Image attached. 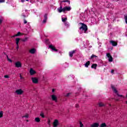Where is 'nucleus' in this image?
Segmentation results:
<instances>
[{
    "mask_svg": "<svg viewBox=\"0 0 127 127\" xmlns=\"http://www.w3.org/2000/svg\"><path fill=\"white\" fill-rule=\"evenodd\" d=\"M48 125H50V120L48 121Z\"/></svg>",
    "mask_w": 127,
    "mask_h": 127,
    "instance_id": "nucleus-45",
    "label": "nucleus"
},
{
    "mask_svg": "<svg viewBox=\"0 0 127 127\" xmlns=\"http://www.w3.org/2000/svg\"><path fill=\"white\" fill-rule=\"evenodd\" d=\"M1 22H2V20L0 19V23H1Z\"/></svg>",
    "mask_w": 127,
    "mask_h": 127,
    "instance_id": "nucleus-47",
    "label": "nucleus"
},
{
    "mask_svg": "<svg viewBox=\"0 0 127 127\" xmlns=\"http://www.w3.org/2000/svg\"><path fill=\"white\" fill-rule=\"evenodd\" d=\"M99 123H93L91 125V127H99Z\"/></svg>",
    "mask_w": 127,
    "mask_h": 127,
    "instance_id": "nucleus-16",
    "label": "nucleus"
},
{
    "mask_svg": "<svg viewBox=\"0 0 127 127\" xmlns=\"http://www.w3.org/2000/svg\"><path fill=\"white\" fill-rule=\"evenodd\" d=\"M20 35H21V33H20V32H18L16 34L12 36L11 37L12 38L16 37L17 36H20Z\"/></svg>",
    "mask_w": 127,
    "mask_h": 127,
    "instance_id": "nucleus-18",
    "label": "nucleus"
},
{
    "mask_svg": "<svg viewBox=\"0 0 127 127\" xmlns=\"http://www.w3.org/2000/svg\"><path fill=\"white\" fill-rule=\"evenodd\" d=\"M49 48H50L51 49H52V51H55V52L58 51V50H56V49L55 48V47H54V46H53L52 45H50L49 46Z\"/></svg>",
    "mask_w": 127,
    "mask_h": 127,
    "instance_id": "nucleus-11",
    "label": "nucleus"
},
{
    "mask_svg": "<svg viewBox=\"0 0 127 127\" xmlns=\"http://www.w3.org/2000/svg\"><path fill=\"white\" fill-rule=\"evenodd\" d=\"M40 116L43 118H45V116H44V114H43V113L41 112L40 114Z\"/></svg>",
    "mask_w": 127,
    "mask_h": 127,
    "instance_id": "nucleus-29",
    "label": "nucleus"
},
{
    "mask_svg": "<svg viewBox=\"0 0 127 127\" xmlns=\"http://www.w3.org/2000/svg\"><path fill=\"white\" fill-rule=\"evenodd\" d=\"M106 56L108 58L109 62H113V57H112V55H111L110 53L107 54Z\"/></svg>",
    "mask_w": 127,
    "mask_h": 127,
    "instance_id": "nucleus-6",
    "label": "nucleus"
},
{
    "mask_svg": "<svg viewBox=\"0 0 127 127\" xmlns=\"http://www.w3.org/2000/svg\"><path fill=\"white\" fill-rule=\"evenodd\" d=\"M79 127H84V124L81 121H79Z\"/></svg>",
    "mask_w": 127,
    "mask_h": 127,
    "instance_id": "nucleus-28",
    "label": "nucleus"
},
{
    "mask_svg": "<svg viewBox=\"0 0 127 127\" xmlns=\"http://www.w3.org/2000/svg\"><path fill=\"white\" fill-rule=\"evenodd\" d=\"M62 21H63V22L64 23L65 22H67V17H62Z\"/></svg>",
    "mask_w": 127,
    "mask_h": 127,
    "instance_id": "nucleus-19",
    "label": "nucleus"
},
{
    "mask_svg": "<svg viewBox=\"0 0 127 127\" xmlns=\"http://www.w3.org/2000/svg\"><path fill=\"white\" fill-rule=\"evenodd\" d=\"M15 66L17 68H20L21 67V63H20L19 61L16 62L15 63Z\"/></svg>",
    "mask_w": 127,
    "mask_h": 127,
    "instance_id": "nucleus-8",
    "label": "nucleus"
},
{
    "mask_svg": "<svg viewBox=\"0 0 127 127\" xmlns=\"http://www.w3.org/2000/svg\"><path fill=\"white\" fill-rule=\"evenodd\" d=\"M86 43H88V42H86Z\"/></svg>",
    "mask_w": 127,
    "mask_h": 127,
    "instance_id": "nucleus-51",
    "label": "nucleus"
},
{
    "mask_svg": "<svg viewBox=\"0 0 127 127\" xmlns=\"http://www.w3.org/2000/svg\"><path fill=\"white\" fill-rule=\"evenodd\" d=\"M89 65H90V61H88L85 64L84 66L85 67H86V68H88Z\"/></svg>",
    "mask_w": 127,
    "mask_h": 127,
    "instance_id": "nucleus-20",
    "label": "nucleus"
},
{
    "mask_svg": "<svg viewBox=\"0 0 127 127\" xmlns=\"http://www.w3.org/2000/svg\"><path fill=\"white\" fill-rule=\"evenodd\" d=\"M107 127V125H106V123H103L100 126V127Z\"/></svg>",
    "mask_w": 127,
    "mask_h": 127,
    "instance_id": "nucleus-27",
    "label": "nucleus"
},
{
    "mask_svg": "<svg viewBox=\"0 0 127 127\" xmlns=\"http://www.w3.org/2000/svg\"><path fill=\"white\" fill-rule=\"evenodd\" d=\"M75 107H76V108H79V105L76 104V105H75Z\"/></svg>",
    "mask_w": 127,
    "mask_h": 127,
    "instance_id": "nucleus-44",
    "label": "nucleus"
},
{
    "mask_svg": "<svg viewBox=\"0 0 127 127\" xmlns=\"http://www.w3.org/2000/svg\"><path fill=\"white\" fill-rule=\"evenodd\" d=\"M99 107H104V106H105V105H104V104L102 102H100L98 104Z\"/></svg>",
    "mask_w": 127,
    "mask_h": 127,
    "instance_id": "nucleus-31",
    "label": "nucleus"
},
{
    "mask_svg": "<svg viewBox=\"0 0 127 127\" xmlns=\"http://www.w3.org/2000/svg\"><path fill=\"white\" fill-rule=\"evenodd\" d=\"M51 97L52 98V101H54L56 103H57L58 98H57V96L56 95L53 94L51 95Z\"/></svg>",
    "mask_w": 127,
    "mask_h": 127,
    "instance_id": "nucleus-4",
    "label": "nucleus"
},
{
    "mask_svg": "<svg viewBox=\"0 0 127 127\" xmlns=\"http://www.w3.org/2000/svg\"><path fill=\"white\" fill-rule=\"evenodd\" d=\"M4 77L6 79H8V78H9V76L7 75H4Z\"/></svg>",
    "mask_w": 127,
    "mask_h": 127,
    "instance_id": "nucleus-37",
    "label": "nucleus"
},
{
    "mask_svg": "<svg viewBox=\"0 0 127 127\" xmlns=\"http://www.w3.org/2000/svg\"><path fill=\"white\" fill-rule=\"evenodd\" d=\"M17 46H16V49L18 50V48H19V46H18V45H16Z\"/></svg>",
    "mask_w": 127,
    "mask_h": 127,
    "instance_id": "nucleus-41",
    "label": "nucleus"
},
{
    "mask_svg": "<svg viewBox=\"0 0 127 127\" xmlns=\"http://www.w3.org/2000/svg\"><path fill=\"white\" fill-rule=\"evenodd\" d=\"M97 64H93L91 65V68H94V69H97Z\"/></svg>",
    "mask_w": 127,
    "mask_h": 127,
    "instance_id": "nucleus-24",
    "label": "nucleus"
},
{
    "mask_svg": "<svg viewBox=\"0 0 127 127\" xmlns=\"http://www.w3.org/2000/svg\"><path fill=\"white\" fill-rule=\"evenodd\" d=\"M22 41H23V42H25V41H27V38H25V39H23L22 40Z\"/></svg>",
    "mask_w": 127,
    "mask_h": 127,
    "instance_id": "nucleus-35",
    "label": "nucleus"
},
{
    "mask_svg": "<svg viewBox=\"0 0 127 127\" xmlns=\"http://www.w3.org/2000/svg\"><path fill=\"white\" fill-rule=\"evenodd\" d=\"M59 126V120L56 119L53 122V127H58Z\"/></svg>",
    "mask_w": 127,
    "mask_h": 127,
    "instance_id": "nucleus-5",
    "label": "nucleus"
},
{
    "mask_svg": "<svg viewBox=\"0 0 127 127\" xmlns=\"http://www.w3.org/2000/svg\"><path fill=\"white\" fill-rule=\"evenodd\" d=\"M71 10V7L68 6V7H64L63 8V11H64V12H65V11H70Z\"/></svg>",
    "mask_w": 127,
    "mask_h": 127,
    "instance_id": "nucleus-10",
    "label": "nucleus"
},
{
    "mask_svg": "<svg viewBox=\"0 0 127 127\" xmlns=\"http://www.w3.org/2000/svg\"><path fill=\"white\" fill-rule=\"evenodd\" d=\"M31 80L34 84H37L38 83V78L36 77H32Z\"/></svg>",
    "mask_w": 127,
    "mask_h": 127,
    "instance_id": "nucleus-9",
    "label": "nucleus"
},
{
    "mask_svg": "<svg viewBox=\"0 0 127 127\" xmlns=\"http://www.w3.org/2000/svg\"><path fill=\"white\" fill-rule=\"evenodd\" d=\"M29 53H30L31 54H34L35 53V52H36V50H35V49L33 48L30 49L29 51Z\"/></svg>",
    "mask_w": 127,
    "mask_h": 127,
    "instance_id": "nucleus-14",
    "label": "nucleus"
},
{
    "mask_svg": "<svg viewBox=\"0 0 127 127\" xmlns=\"http://www.w3.org/2000/svg\"><path fill=\"white\" fill-rule=\"evenodd\" d=\"M25 0H26L27 1H28V0H21V2L23 3L24 2V1H25Z\"/></svg>",
    "mask_w": 127,
    "mask_h": 127,
    "instance_id": "nucleus-38",
    "label": "nucleus"
},
{
    "mask_svg": "<svg viewBox=\"0 0 127 127\" xmlns=\"http://www.w3.org/2000/svg\"><path fill=\"white\" fill-rule=\"evenodd\" d=\"M125 21H126V23L127 24V17H126Z\"/></svg>",
    "mask_w": 127,
    "mask_h": 127,
    "instance_id": "nucleus-46",
    "label": "nucleus"
},
{
    "mask_svg": "<svg viewBox=\"0 0 127 127\" xmlns=\"http://www.w3.org/2000/svg\"><path fill=\"white\" fill-rule=\"evenodd\" d=\"M64 23L65 26H66V27H69V26H70V24L68 22H65Z\"/></svg>",
    "mask_w": 127,
    "mask_h": 127,
    "instance_id": "nucleus-25",
    "label": "nucleus"
},
{
    "mask_svg": "<svg viewBox=\"0 0 127 127\" xmlns=\"http://www.w3.org/2000/svg\"><path fill=\"white\" fill-rule=\"evenodd\" d=\"M117 100V101H119V99H116Z\"/></svg>",
    "mask_w": 127,
    "mask_h": 127,
    "instance_id": "nucleus-49",
    "label": "nucleus"
},
{
    "mask_svg": "<svg viewBox=\"0 0 127 127\" xmlns=\"http://www.w3.org/2000/svg\"><path fill=\"white\" fill-rule=\"evenodd\" d=\"M29 115L28 114H26L25 116L22 117V118H26V119H28Z\"/></svg>",
    "mask_w": 127,
    "mask_h": 127,
    "instance_id": "nucleus-30",
    "label": "nucleus"
},
{
    "mask_svg": "<svg viewBox=\"0 0 127 127\" xmlns=\"http://www.w3.org/2000/svg\"><path fill=\"white\" fill-rule=\"evenodd\" d=\"M28 14H29L28 10L24 9L22 10V16H23V17H27V16H28Z\"/></svg>",
    "mask_w": 127,
    "mask_h": 127,
    "instance_id": "nucleus-3",
    "label": "nucleus"
},
{
    "mask_svg": "<svg viewBox=\"0 0 127 127\" xmlns=\"http://www.w3.org/2000/svg\"><path fill=\"white\" fill-rule=\"evenodd\" d=\"M35 121L36 123H40V118L37 117L35 119Z\"/></svg>",
    "mask_w": 127,
    "mask_h": 127,
    "instance_id": "nucleus-22",
    "label": "nucleus"
},
{
    "mask_svg": "<svg viewBox=\"0 0 127 127\" xmlns=\"http://www.w3.org/2000/svg\"><path fill=\"white\" fill-rule=\"evenodd\" d=\"M36 71L33 70V68L30 69V74L31 76L34 75V74H36Z\"/></svg>",
    "mask_w": 127,
    "mask_h": 127,
    "instance_id": "nucleus-12",
    "label": "nucleus"
},
{
    "mask_svg": "<svg viewBox=\"0 0 127 127\" xmlns=\"http://www.w3.org/2000/svg\"><path fill=\"white\" fill-rule=\"evenodd\" d=\"M27 122H28V120H27Z\"/></svg>",
    "mask_w": 127,
    "mask_h": 127,
    "instance_id": "nucleus-52",
    "label": "nucleus"
},
{
    "mask_svg": "<svg viewBox=\"0 0 127 127\" xmlns=\"http://www.w3.org/2000/svg\"><path fill=\"white\" fill-rule=\"evenodd\" d=\"M79 25H80L78 30V32L80 33V34H82V33H87V31H88V27L86 25V24L79 23Z\"/></svg>",
    "mask_w": 127,
    "mask_h": 127,
    "instance_id": "nucleus-1",
    "label": "nucleus"
},
{
    "mask_svg": "<svg viewBox=\"0 0 127 127\" xmlns=\"http://www.w3.org/2000/svg\"><path fill=\"white\" fill-rule=\"evenodd\" d=\"M95 57H97L96 55H92L90 58V59H93Z\"/></svg>",
    "mask_w": 127,
    "mask_h": 127,
    "instance_id": "nucleus-32",
    "label": "nucleus"
},
{
    "mask_svg": "<svg viewBox=\"0 0 127 127\" xmlns=\"http://www.w3.org/2000/svg\"><path fill=\"white\" fill-rule=\"evenodd\" d=\"M45 19L43 21V23H45L47 21V15H44Z\"/></svg>",
    "mask_w": 127,
    "mask_h": 127,
    "instance_id": "nucleus-21",
    "label": "nucleus"
},
{
    "mask_svg": "<svg viewBox=\"0 0 127 127\" xmlns=\"http://www.w3.org/2000/svg\"><path fill=\"white\" fill-rule=\"evenodd\" d=\"M114 72H115V70H114L113 69L111 70V73L112 74H114Z\"/></svg>",
    "mask_w": 127,
    "mask_h": 127,
    "instance_id": "nucleus-43",
    "label": "nucleus"
},
{
    "mask_svg": "<svg viewBox=\"0 0 127 127\" xmlns=\"http://www.w3.org/2000/svg\"><path fill=\"white\" fill-rule=\"evenodd\" d=\"M57 10L58 12H60V13L62 12V11L63 12H64V11L63 10V8H62V6H61L60 7L58 8Z\"/></svg>",
    "mask_w": 127,
    "mask_h": 127,
    "instance_id": "nucleus-15",
    "label": "nucleus"
},
{
    "mask_svg": "<svg viewBox=\"0 0 127 127\" xmlns=\"http://www.w3.org/2000/svg\"><path fill=\"white\" fill-rule=\"evenodd\" d=\"M55 91V90L54 89H52V92H53V93Z\"/></svg>",
    "mask_w": 127,
    "mask_h": 127,
    "instance_id": "nucleus-48",
    "label": "nucleus"
},
{
    "mask_svg": "<svg viewBox=\"0 0 127 127\" xmlns=\"http://www.w3.org/2000/svg\"><path fill=\"white\" fill-rule=\"evenodd\" d=\"M23 91L21 89H17L15 91V93L17 95H22L23 94Z\"/></svg>",
    "mask_w": 127,
    "mask_h": 127,
    "instance_id": "nucleus-7",
    "label": "nucleus"
},
{
    "mask_svg": "<svg viewBox=\"0 0 127 127\" xmlns=\"http://www.w3.org/2000/svg\"><path fill=\"white\" fill-rule=\"evenodd\" d=\"M110 44H112V46H117L118 45V43L116 42L115 41H110Z\"/></svg>",
    "mask_w": 127,
    "mask_h": 127,
    "instance_id": "nucleus-13",
    "label": "nucleus"
},
{
    "mask_svg": "<svg viewBox=\"0 0 127 127\" xmlns=\"http://www.w3.org/2000/svg\"><path fill=\"white\" fill-rule=\"evenodd\" d=\"M83 44H84V47H85V48H86L87 47V45H86V44H85V42H83Z\"/></svg>",
    "mask_w": 127,
    "mask_h": 127,
    "instance_id": "nucleus-42",
    "label": "nucleus"
},
{
    "mask_svg": "<svg viewBox=\"0 0 127 127\" xmlns=\"http://www.w3.org/2000/svg\"><path fill=\"white\" fill-rule=\"evenodd\" d=\"M111 87H112L113 91L114 92V93H115V94H117V95L119 97V98H125V97H124V96L123 95L119 94V93H118V90H117V89H116V88H115V86H114V85H112Z\"/></svg>",
    "mask_w": 127,
    "mask_h": 127,
    "instance_id": "nucleus-2",
    "label": "nucleus"
},
{
    "mask_svg": "<svg viewBox=\"0 0 127 127\" xmlns=\"http://www.w3.org/2000/svg\"><path fill=\"white\" fill-rule=\"evenodd\" d=\"M70 95H71V93H67V94L65 95V96H66V97H69V96H70Z\"/></svg>",
    "mask_w": 127,
    "mask_h": 127,
    "instance_id": "nucleus-39",
    "label": "nucleus"
},
{
    "mask_svg": "<svg viewBox=\"0 0 127 127\" xmlns=\"http://www.w3.org/2000/svg\"><path fill=\"white\" fill-rule=\"evenodd\" d=\"M20 40V39L17 38H16V45H18V43H19V41Z\"/></svg>",
    "mask_w": 127,
    "mask_h": 127,
    "instance_id": "nucleus-23",
    "label": "nucleus"
},
{
    "mask_svg": "<svg viewBox=\"0 0 127 127\" xmlns=\"http://www.w3.org/2000/svg\"><path fill=\"white\" fill-rule=\"evenodd\" d=\"M7 59L8 61H9V62H10V63H12V61H11V60H10L9 58H8V56H7Z\"/></svg>",
    "mask_w": 127,
    "mask_h": 127,
    "instance_id": "nucleus-34",
    "label": "nucleus"
},
{
    "mask_svg": "<svg viewBox=\"0 0 127 127\" xmlns=\"http://www.w3.org/2000/svg\"><path fill=\"white\" fill-rule=\"evenodd\" d=\"M3 117V111H0V119H1Z\"/></svg>",
    "mask_w": 127,
    "mask_h": 127,
    "instance_id": "nucleus-26",
    "label": "nucleus"
},
{
    "mask_svg": "<svg viewBox=\"0 0 127 127\" xmlns=\"http://www.w3.org/2000/svg\"><path fill=\"white\" fill-rule=\"evenodd\" d=\"M21 78H22V77H21V75H20V78L21 79Z\"/></svg>",
    "mask_w": 127,
    "mask_h": 127,
    "instance_id": "nucleus-50",
    "label": "nucleus"
},
{
    "mask_svg": "<svg viewBox=\"0 0 127 127\" xmlns=\"http://www.w3.org/2000/svg\"><path fill=\"white\" fill-rule=\"evenodd\" d=\"M75 52H76V51L75 50L69 52V57H73V55L75 53Z\"/></svg>",
    "mask_w": 127,
    "mask_h": 127,
    "instance_id": "nucleus-17",
    "label": "nucleus"
},
{
    "mask_svg": "<svg viewBox=\"0 0 127 127\" xmlns=\"http://www.w3.org/2000/svg\"><path fill=\"white\" fill-rule=\"evenodd\" d=\"M5 1V0H0V3H2Z\"/></svg>",
    "mask_w": 127,
    "mask_h": 127,
    "instance_id": "nucleus-36",
    "label": "nucleus"
},
{
    "mask_svg": "<svg viewBox=\"0 0 127 127\" xmlns=\"http://www.w3.org/2000/svg\"><path fill=\"white\" fill-rule=\"evenodd\" d=\"M24 23L25 24L26 23H27V21H26V20L24 19Z\"/></svg>",
    "mask_w": 127,
    "mask_h": 127,
    "instance_id": "nucleus-40",
    "label": "nucleus"
},
{
    "mask_svg": "<svg viewBox=\"0 0 127 127\" xmlns=\"http://www.w3.org/2000/svg\"><path fill=\"white\" fill-rule=\"evenodd\" d=\"M62 2H68V4H70V1L68 0H63V1H62Z\"/></svg>",
    "mask_w": 127,
    "mask_h": 127,
    "instance_id": "nucleus-33",
    "label": "nucleus"
}]
</instances>
